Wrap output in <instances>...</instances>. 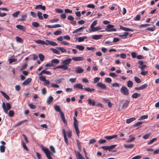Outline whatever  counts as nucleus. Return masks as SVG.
<instances>
[{"instance_id": "1", "label": "nucleus", "mask_w": 159, "mask_h": 159, "mask_svg": "<svg viewBox=\"0 0 159 159\" xmlns=\"http://www.w3.org/2000/svg\"><path fill=\"white\" fill-rule=\"evenodd\" d=\"M78 114V112L76 110L75 111V116L74 117L73 119L74 120V129L76 134L78 136L80 135V132L78 128V120L76 118L77 117Z\"/></svg>"}, {"instance_id": "2", "label": "nucleus", "mask_w": 159, "mask_h": 159, "mask_svg": "<svg viewBox=\"0 0 159 159\" xmlns=\"http://www.w3.org/2000/svg\"><path fill=\"white\" fill-rule=\"evenodd\" d=\"M2 107L4 112L6 114H7L8 113V110L11 108V106L9 103L7 102L6 107V103L4 102H3L2 104Z\"/></svg>"}, {"instance_id": "3", "label": "nucleus", "mask_w": 159, "mask_h": 159, "mask_svg": "<svg viewBox=\"0 0 159 159\" xmlns=\"http://www.w3.org/2000/svg\"><path fill=\"white\" fill-rule=\"evenodd\" d=\"M42 151L45 154L48 159H53L51 156V154H52V153L50 152L49 150L47 148H42Z\"/></svg>"}, {"instance_id": "4", "label": "nucleus", "mask_w": 159, "mask_h": 159, "mask_svg": "<svg viewBox=\"0 0 159 159\" xmlns=\"http://www.w3.org/2000/svg\"><path fill=\"white\" fill-rule=\"evenodd\" d=\"M114 25L108 24L106 26V28L105 29V30L107 32L116 31L117 30L116 28H113Z\"/></svg>"}, {"instance_id": "5", "label": "nucleus", "mask_w": 159, "mask_h": 159, "mask_svg": "<svg viewBox=\"0 0 159 159\" xmlns=\"http://www.w3.org/2000/svg\"><path fill=\"white\" fill-rule=\"evenodd\" d=\"M120 91L124 95H127L129 94V90L125 86H122L120 89Z\"/></svg>"}, {"instance_id": "6", "label": "nucleus", "mask_w": 159, "mask_h": 159, "mask_svg": "<svg viewBox=\"0 0 159 159\" xmlns=\"http://www.w3.org/2000/svg\"><path fill=\"white\" fill-rule=\"evenodd\" d=\"M45 43L44 45H50L52 46H57L58 45L57 44L56 42L48 40H46V42L45 41Z\"/></svg>"}, {"instance_id": "7", "label": "nucleus", "mask_w": 159, "mask_h": 159, "mask_svg": "<svg viewBox=\"0 0 159 159\" xmlns=\"http://www.w3.org/2000/svg\"><path fill=\"white\" fill-rule=\"evenodd\" d=\"M102 28L100 26H97L96 27H93L92 28H90L88 30L89 33H91L92 32H94L97 31L98 30L101 29Z\"/></svg>"}, {"instance_id": "8", "label": "nucleus", "mask_w": 159, "mask_h": 159, "mask_svg": "<svg viewBox=\"0 0 159 159\" xmlns=\"http://www.w3.org/2000/svg\"><path fill=\"white\" fill-rule=\"evenodd\" d=\"M75 153L77 159H85L80 152L75 151Z\"/></svg>"}, {"instance_id": "9", "label": "nucleus", "mask_w": 159, "mask_h": 159, "mask_svg": "<svg viewBox=\"0 0 159 159\" xmlns=\"http://www.w3.org/2000/svg\"><path fill=\"white\" fill-rule=\"evenodd\" d=\"M71 59L69 58L63 60L61 63L65 66H67L70 64L71 61Z\"/></svg>"}, {"instance_id": "10", "label": "nucleus", "mask_w": 159, "mask_h": 159, "mask_svg": "<svg viewBox=\"0 0 159 159\" xmlns=\"http://www.w3.org/2000/svg\"><path fill=\"white\" fill-rule=\"evenodd\" d=\"M84 69L80 66H78L76 67L75 72L78 74H80L84 71Z\"/></svg>"}, {"instance_id": "11", "label": "nucleus", "mask_w": 159, "mask_h": 159, "mask_svg": "<svg viewBox=\"0 0 159 159\" xmlns=\"http://www.w3.org/2000/svg\"><path fill=\"white\" fill-rule=\"evenodd\" d=\"M97 86L99 88L102 89H106V86L104 84L101 82H98L97 84Z\"/></svg>"}, {"instance_id": "12", "label": "nucleus", "mask_w": 159, "mask_h": 159, "mask_svg": "<svg viewBox=\"0 0 159 159\" xmlns=\"http://www.w3.org/2000/svg\"><path fill=\"white\" fill-rule=\"evenodd\" d=\"M60 68L63 69L64 70H66L68 69V67L67 66H65L63 64L62 65H60L57 66L55 69H57Z\"/></svg>"}, {"instance_id": "13", "label": "nucleus", "mask_w": 159, "mask_h": 159, "mask_svg": "<svg viewBox=\"0 0 159 159\" xmlns=\"http://www.w3.org/2000/svg\"><path fill=\"white\" fill-rule=\"evenodd\" d=\"M71 59L75 61H83L84 58L81 57H73Z\"/></svg>"}, {"instance_id": "14", "label": "nucleus", "mask_w": 159, "mask_h": 159, "mask_svg": "<svg viewBox=\"0 0 159 159\" xmlns=\"http://www.w3.org/2000/svg\"><path fill=\"white\" fill-rule=\"evenodd\" d=\"M35 9L36 10H39L41 9L43 10H45L46 9V7L44 6H43L41 4H39L36 6Z\"/></svg>"}, {"instance_id": "15", "label": "nucleus", "mask_w": 159, "mask_h": 159, "mask_svg": "<svg viewBox=\"0 0 159 159\" xmlns=\"http://www.w3.org/2000/svg\"><path fill=\"white\" fill-rule=\"evenodd\" d=\"M62 132L63 134V136L64 139L65 141L67 144H68V139L66 137V134L65 129H62Z\"/></svg>"}, {"instance_id": "16", "label": "nucleus", "mask_w": 159, "mask_h": 159, "mask_svg": "<svg viewBox=\"0 0 159 159\" xmlns=\"http://www.w3.org/2000/svg\"><path fill=\"white\" fill-rule=\"evenodd\" d=\"M117 135H115L111 136H105L104 137V138L107 140H111L114 138H117Z\"/></svg>"}, {"instance_id": "17", "label": "nucleus", "mask_w": 159, "mask_h": 159, "mask_svg": "<svg viewBox=\"0 0 159 159\" xmlns=\"http://www.w3.org/2000/svg\"><path fill=\"white\" fill-rule=\"evenodd\" d=\"M31 78H28L23 82L22 84L24 85H27L31 82Z\"/></svg>"}, {"instance_id": "18", "label": "nucleus", "mask_w": 159, "mask_h": 159, "mask_svg": "<svg viewBox=\"0 0 159 159\" xmlns=\"http://www.w3.org/2000/svg\"><path fill=\"white\" fill-rule=\"evenodd\" d=\"M102 36V35H94L92 36L93 39L98 40L100 39Z\"/></svg>"}, {"instance_id": "19", "label": "nucleus", "mask_w": 159, "mask_h": 159, "mask_svg": "<svg viewBox=\"0 0 159 159\" xmlns=\"http://www.w3.org/2000/svg\"><path fill=\"white\" fill-rule=\"evenodd\" d=\"M16 27L17 29L23 31H25L26 27L21 25H17Z\"/></svg>"}, {"instance_id": "20", "label": "nucleus", "mask_w": 159, "mask_h": 159, "mask_svg": "<svg viewBox=\"0 0 159 159\" xmlns=\"http://www.w3.org/2000/svg\"><path fill=\"white\" fill-rule=\"evenodd\" d=\"M120 29L125 31H133V30L132 29H130L129 28H127L122 26L121 25L120 26Z\"/></svg>"}, {"instance_id": "21", "label": "nucleus", "mask_w": 159, "mask_h": 159, "mask_svg": "<svg viewBox=\"0 0 159 159\" xmlns=\"http://www.w3.org/2000/svg\"><path fill=\"white\" fill-rule=\"evenodd\" d=\"M85 28V27H80L75 30H74L73 32L72 33L73 34H75L76 33H77L78 32H80L82 31L83 29Z\"/></svg>"}, {"instance_id": "22", "label": "nucleus", "mask_w": 159, "mask_h": 159, "mask_svg": "<svg viewBox=\"0 0 159 159\" xmlns=\"http://www.w3.org/2000/svg\"><path fill=\"white\" fill-rule=\"evenodd\" d=\"M74 87L75 88L82 89H83L82 85L80 84H77L74 85Z\"/></svg>"}, {"instance_id": "23", "label": "nucleus", "mask_w": 159, "mask_h": 159, "mask_svg": "<svg viewBox=\"0 0 159 159\" xmlns=\"http://www.w3.org/2000/svg\"><path fill=\"white\" fill-rule=\"evenodd\" d=\"M87 101L90 105H92L93 106L95 105V102L94 100H92L91 99L89 98L87 99Z\"/></svg>"}, {"instance_id": "24", "label": "nucleus", "mask_w": 159, "mask_h": 159, "mask_svg": "<svg viewBox=\"0 0 159 159\" xmlns=\"http://www.w3.org/2000/svg\"><path fill=\"white\" fill-rule=\"evenodd\" d=\"M128 34V33L125 32L124 34L120 35L119 37L122 39H125L127 38Z\"/></svg>"}, {"instance_id": "25", "label": "nucleus", "mask_w": 159, "mask_h": 159, "mask_svg": "<svg viewBox=\"0 0 159 159\" xmlns=\"http://www.w3.org/2000/svg\"><path fill=\"white\" fill-rule=\"evenodd\" d=\"M129 101L126 100L125 102L123 104V105L122 107V109H125L129 105Z\"/></svg>"}, {"instance_id": "26", "label": "nucleus", "mask_w": 159, "mask_h": 159, "mask_svg": "<svg viewBox=\"0 0 159 159\" xmlns=\"http://www.w3.org/2000/svg\"><path fill=\"white\" fill-rule=\"evenodd\" d=\"M27 17V15L26 14L22 15L21 16V19H19V20L20 21H23L26 20Z\"/></svg>"}, {"instance_id": "27", "label": "nucleus", "mask_w": 159, "mask_h": 159, "mask_svg": "<svg viewBox=\"0 0 159 159\" xmlns=\"http://www.w3.org/2000/svg\"><path fill=\"white\" fill-rule=\"evenodd\" d=\"M132 135H130L129 136V137L131 138L127 140L126 141V142L127 143H131L133 142L134 140H135V138L133 137H132Z\"/></svg>"}, {"instance_id": "28", "label": "nucleus", "mask_w": 159, "mask_h": 159, "mask_svg": "<svg viewBox=\"0 0 159 159\" xmlns=\"http://www.w3.org/2000/svg\"><path fill=\"white\" fill-rule=\"evenodd\" d=\"M34 42L37 44L41 45H44V44H45V41L40 40H34Z\"/></svg>"}, {"instance_id": "29", "label": "nucleus", "mask_w": 159, "mask_h": 159, "mask_svg": "<svg viewBox=\"0 0 159 159\" xmlns=\"http://www.w3.org/2000/svg\"><path fill=\"white\" fill-rule=\"evenodd\" d=\"M54 109L56 111L59 112L60 113V112H62L61 111V108L59 106L55 105L54 106Z\"/></svg>"}, {"instance_id": "30", "label": "nucleus", "mask_w": 159, "mask_h": 159, "mask_svg": "<svg viewBox=\"0 0 159 159\" xmlns=\"http://www.w3.org/2000/svg\"><path fill=\"white\" fill-rule=\"evenodd\" d=\"M53 100V98L52 97L50 96L47 100V102L48 104H50L52 102Z\"/></svg>"}, {"instance_id": "31", "label": "nucleus", "mask_w": 159, "mask_h": 159, "mask_svg": "<svg viewBox=\"0 0 159 159\" xmlns=\"http://www.w3.org/2000/svg\"><path fill=\"white\" fill-rule=\"evenodd\" d=\"M135 120L136 118L135 117H132L127 119L126 121V122L128 124H129Z\"/></svg>"}, {"instance_id": "32", "label": "nucleus", "mask_w": 159, "mask_h": 159, "mask_svg": "<svg viewBox=\"0 0 159 159\" xmlns=\"http://www.w3.org/2000/svg\"><path fill=\"white\" fill-rule=\"evenodd\" d=\"M1 93L3 96L7 100H9L10 98L9 96L6 94L4 92L2 91H0Z\"/></svg>"}, {"instance_id": "33", "label": "nucleus", "mask_w": 159, "mask_h": 159, "mask_svg": "<svg viewBox=\"0 0 159 159\" xmlns=\"http://www.w3.org/2000/svg\"><path fill=\"white\" fill-rule=\"evenodd\" d=\"M140 96V94L138 93H134L132 95V97L134 98H136Z\"/></svg>"}, {"instance_id": "34", "label": "nucleus", "mask_w": 159, "mask_h": 159, "mask_svg": "<svg viewBox=\"0 0 159 159\" xmlns=\"http://www.w3.org/2000/svg\"><path fill=\"white\" fill-rule=\"evenodd\" d=\"M87 37L86 36H83L82 37H79L78 39V41L79 42H80L83 41L85 39H87Z\"/></svg>"}, {"instance_id": "35", "label": "nucleus", "mask_w": 159, "mask_h": 159, "mask_svg": "<svg viewBox=\"0 0 159 159\" xmlns=\"http://www.w3.org/2000/svg\"><path fill=\"white\" fill-rule=\"evenodd\" d=\"M76 48L79 50L80 51L83 50L84 48L83 46L81 45H77L76 46Z\"/></svg>"}, {"instance_id": "36", "label": "nucleus", "mask_w": 159, "mask_h": 159, "mask_svg": "<svg viewBox=\"0 0 159 159\" xmlns=\"http://www.w3.org/2000/svg\"><path fill=\"white\" fill-rule=\"evenodd\" d=\"M42 13L40 11H38L37 12V15L39 19L40 20L43 19V17L42 16Z\"/></svg>"}, {"instance_id": "37", "label": "nucleus", "mask_w": 159, "mask_h": 159, "mask_svg": "<svg viewBox=\"0 0 159 159\" xmlns=\"http://www.w3.org/2000/svg\"><path fill=\"white\" fill-rule=\"evenodd\" d=\"M60 114L61 115V119L62 120L63 122L64 123H66V121L65 120V117L64 116V114L63 112H60Z\"/></svg>"}, {"instance_id": "38", "label": "nucleus", "mask_w": 159, "mask_h": 159, "mask_svg": "<svg viewBox=\"0 0 159 159\" xmlns=\"http://www.w3.org/2000/svg\"><path fill=\"white\" fill-rule=\"evenodd\" d=\"M124 147L126 148H131L134 146L133 144H125L124 145Z\"/></svg>"}, {"instance_id": "39", "label": "nucleus", "mask_w": 159, "mask_h": 159, "mask_svg": "<svg viewBox=\"0 0 159 159\" xmlns=\"http://www.w3.org/2000/svg\"><path fill=\"white\" fill-rule=\"evenodd\" d=\"M32 25L34 27H40V25L36 22H33L32 23Z\"/></svg>"}, {"instance_id": "40", "label": "nucleus", "mask_w": 159, "mask_h": 159, "mask_svg": "<svg viewBox=\"0 0 159 159\" xmlns=\"http://www.w3.org/2000/svg\"><path fill=\"white\" fill-rule=\"evenodd\" d=\"M51 49L52 51V52L54 53H55L57 55H59L60 54V52L59 51L55 49L51 48Z\"/></svg>"}, {"instance_id": "41", "label": "nucleus", "mask_w": 159, "mask_h": 159, "mask_svg": "<svg viewBox=\"0 0 159 159\" xmlns=\"http://www.w3.org/2000/svg\"><path fill=\"white\" fill-rule=\"evenodd\" d=\"M77 144V146L78 147V149L80 151H81V143L80 142L79 140L78 139L76 140Z\"/></svg>"}, {"instance_id": "42", "label": "nucleus", "mask_w": 159, "mask_h": 159, "mask_svg": "<svg viewBox=\"0 0 159 159\" xmlns=\"http://www.w3.org/2000/svg\"><path fill=\"white\" fill-rule=\"evenodd\" d=\"M152 25L153 26H152V27L147 28L146 29V30H149L151 31H154L155 30V27L153 25Z\"/></svg>"}, {"instance_id": "43", "label": "nucleus", "mask_w": 159, "mask_h": 159, "mask_svg": "<svg viewBox=\"0 0 159 159\" xmlns=\"http://www.w3.org/2000/svg\"><path fill=\"white\" fill-rule=\"evenodd\" d=\"M127 86L129 88H132L133 85L132 82L131 80H129L127 83Z\"/></svg>"}, {"instance_id": "44", "label": "nucleus", "mask_w": 159, "mask_h": 159, "mask_svg": "<svg viewBox=\"0 0 159 159\" xmlns=\"http://www.w3.org/2000/svg\"><path fill=\"white\" fill-rule=\"evenodd\" d=\"M84 89L85 91L88 92H91L95 90V89L94 88L91 89L89 87L85 88Z\"/></svg>"}, {"instance_id": "45", "label": "nucleus", "mask_w": 159, "mask_h": 159, "mask_svg": "<svg viewBox=\"0 0 159 159\" xmlns=\"http://www.w3.org/2000/svg\"><path fill=\"white\" fill-rule=\"evenodd\" d=\"M148 116L147 115H143L141 116L139 119V120H143L148 119Z\"/></svg>"}, {"instance_id": "46", "label": "nucleus", "mask_w": 159, "mask_h": 159, "mask_svg": "<svg viewBox=\"0 0 159 159\" xmlns=\"http://www.w3.org/2000/svg\"><path fill=\"white\" fill-rule=\"evenodd\" d=\"M20 12L19 11H16V12L13 13L12 16L14 17H17L18 15L20 13Z\"/></svg>"}, {"instance_id": "47", "label": "nucleus", "mask_w": 159, "mask_h": 159, "mask_svg": "<svg viewBox=\"0 0 159 159\" xmlns=\"http://www.w3.org/2000/svg\"><path fill=\"white\" fill-rule=\"evenodd\" d=\"M5 146L4 145H1L0 146V151L1 152H4L5 151Z\"/></svg>"}, {"instance_id": "48", "label": "nucleus", "mask_w": 159, "mask_h": 159, "mask_svg": "<svg viewBox=\"0 0 159 159\" xmlns=\"http://www.w3.org/2000/svg\"><path fill=\"white\" fill-rule=\"evenodd\" d=\"M57 48L60 50L62 52H66V50L64 48L62 47H57Z\"/></svg>"}, {"instance_id": "49", "label": "nucleus", "mask_w": 159, "mask_h": 159, "mask_svg": "<svg viewBox=\"0 0 159 159\" xmlns=\"http://www.w3.org/2000/svg\"><path fill=\"white\" fill-rule=\"evenodd\" d=\"M97 24V20H94L91 25L90 26V28H92V27H93L95 26Z\"/></svg>"}, {"instance_id": "50", "label": "nucleus", "mask_w": 159, "mask_h": 159, "mask_svg": "<svg viewBox=\"0 0 159 159\" xmlns=\"http://www.w3.org/2000/svg\"><path fill=\"white\" fill-rule=\"evenodd\" d=\"M116 146V145L114 144L110 146H108V150L110 151V150L115 148Z\"/></svg>"}, {"instance_id": "51", "label": "nucleus", "mask_w": 159, "mask_h": 159, "mask_svg": "<svg viewBox=\"0 0 159 159\" xmlns=\"http://www.w3.org/2000/svg\"><path fill=\"white\" fill-rule=\"evenodd\" d=\"M27 121V120H23L21 121H20L17 124H16V126H18L22 124L23 123L26 122Z\"/></svg>"}, {"instance_id": "52", "label": "nucleus", "mask_w": 159, "mask_h": 159, "mask_svg": "<svg viewBox=\"0 0 159 159\" xmlns=\"http://www.w3.org/2000/svg\"><path fill=\"white\" fill-rule=\"evenodd\" d=\"M157 140V139L156 138H154L152 139L151 140H150L148 143V145H150L152 143H153L154 141H156Z\"/></svg>"}, {"instance_id": "53", "label": "nucleus", "mask_w": 159, "mask_h": 159, "mask_svg": "<svg viewBox=\"0 0 159 159\" xmlns=\"http://www.w3.org/2000/svg\"><path fill=\"white\" fill-rule=\"evenodd\" d=\"M151 135V133H148L143 136V138L144 139H147L149 138Z\"/></svg>"}, {"instance_id": "54", "label": "nucleus", "mask_w": 159, "mask_h": 159, "mask_svg": "<svg viewBox=\"0 0 159 159\" xmlns=\"http://www.w3.org/2000/svg\"><path fill=\"white\" fill-rule=\"evenodd\" d=\"M55 11L59 13H63V10L60 9H56L55 10Z\"/></svg>"}, {"instance_id": "55", "label": "nucleus", "mask_w": 159, "mask_h": 159, "mask_svg": "<svg viewBox=\"0 0 159 159\" xmlns=\"http://www.w3.org/2000/svg\"><path fill=\"white\" fill-rule=\"evenodd\" d=\"M134 79L135 81L137 83H139L141 82V81L140 79L136 76L134 77Z\"/></svg>"}, {"instance_id": "56", "label": "nucleus", "mask_w": 159, "mask_h": 159, "mask_svg": "<svg viewBox=\"0 0 159 159\" xmlns=\"http://www.w3.org/2000/svg\"><path fill=\"white\" fill-rule=\"evenodd\" d=\"M148 86L147 84H145L140 86V90H142L145 89Z\"/></svg>"}, {"instance_id": "57", "label": "nucleus", "mask_w": 159, "mask_h": 159, "mask_svg": "<svg viewBox=\"0 0 159 159\" xmlns=\"http://www.w3.org/2000/svg\"><path fill=\"white\" fill-rule=\"evenodd\" d=\"M16 41L17 42H19L20 43H22L23 42V40L21 38H20L18 36H17V37H16Z\"/></svg>"}, {"instance_id": "58", "label": "nucleus", "mask_w": 159, "mask_h": 159, "mask_svg": "<svg viewBox=\"0 0 159 159\" xmlns=\"http://www.w3.org/2000/svg\"><path fill=\"white\" fill-rule=\"evenodd\" d=\"M51 62L55 64H58L59 63V60L58 59H53L51 60Z\"/></svg>"}, {"instance_id": "59", "label": "nucleus", "mask_w": 159, "mask_h": 159, "mask_svg": "<svg viewBox=\"0 0 159 159\" xmlns=\"http://www.w3.org/2000/svg\"><path fill=\"white\" fill-rule=\"evenodd\" d=\"M105 80L106 82L109 83H111L112 81L111 79L109 77H107L106 78Z\"/></svg>"}, {"instance_id": "60", "label": "nucleus", "mask_w": 159, "mask_h": 159, "mask_svg": "<svg viewBox=\"0 0 159 159\" xmlns=\"http://www.w3.org/2000/svg\"><path fill=\"white\" fill-rule=\"evenodd\" d=\"M14 112L12 110H10L8 113V115L9 116L11 117H12L14 116Z\"/></svg>"}, {"instance_id": "61", "label": "nucleus", "mask_w": 159, "mask_h": 159, "mask_svg": "<svg viewBox=\"0 0 159 159\" xmlns=\"http://www.w3.org/2000/svg\"><path fill=\"white\" fill-rule=\"evenodd\" d=\"M39 57L40 59V60L41 61H43L44 58V56L43 55H42L41 54H39Z\"/></svg>"}, {"instance_id": "62", "label": "nucleus", "mask_w": 159, "mask_h": 159, "mask_svg": "<svg viewBox=\"0 0 159 159\" xmlns=\"http://www.w3.org/2000/svg\"><path fill=\"white\" fill-rule=\"evenodd\" d=\"M96 141V140L94 139H90L89 141V145L93 143H95Z\"/></svg>"}, {"instance_id": "63", "label": "nucleus", "mask_w": 159, "mask_h": 159, "mask_svg": "<svg viewBox=\"0 0 159 159\" xmlns=\"http://www.w3.org/2000/svg\"><path fill=\"white\" fill-rule=\"evenodd\" d=\"M109 75L113 77H116L117 76V75L114 72L110 73H109Z\"/></svg>"}, {"instance_id": "64", "label": "nucleus", "mask_w": 159, "mask_h": 159, "mask_svg": "<svg viewBox=\"0 0 159 159\" xmlns=\"http://www.w3.org/2000/svg\"><path fill=\"white\" fill-rule=\"evenodd\" d=\"M100 80V78L99 77H96L94 79L93 83L95 84L98 82Z\"/></svg>"}]
</instances>
